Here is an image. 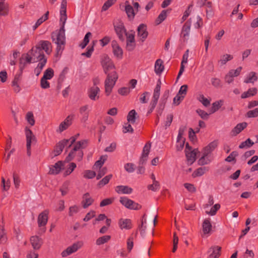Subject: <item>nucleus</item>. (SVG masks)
<instances>
[{"label":"nucleus","mask_w":258,"mask_h":258,"mask_svg":"<svg viewBox=\"0 0 258 258\" xmlns=\"http://www.w3.org/2000/svg\"><path fill=\"white\" fill-rule=\"evenodd\" d=\"M101 64L104 72L107 75V78L105 81V93L107 96H109L118 79V75L115 71L108 73L109 71L115 68V66L107 55L104 54L102 56Z\"/></svg>","instance_id":"nucleus-1"},{"label":"nucleus","mask_w":258,"mask_h":258,"mask_svg":"<svg viewBox=\"0 0 258 258\" xmlns=\"http://www.w3.org/2000/svg\"><path fill=\"white\" fill-rule=\"evenodd\" d=\"M61 26L58 30L53 32L51 34L52 42L56 45V56H60L64 49L66 45V35L64 22H61Z\"/></svg>","instance_id":"nucleus-2"},{"label":"nucleus","mask_w":258,"mask_h":258,"mask_svg":"<svg viewBox=\"0 0 258 258\" xmlns=\"http://www.w3.org/2000/svg\"><path fill=\"white\" fill-rule=\"evenodd\" d=\"M88 145V140H83L76 143L72 151L69 153L65 159V161L69 162L74 158L77 161H81L83 157V149L85 148Z\"/></svg>","instance_id":"nucleus-3"},{"label":"nucleus","mask_w":258,"mask_h":258,"mask_svg":"<svg viewBox=\"0 0 258 258\" xmlns=\"http://www.w3.org/2000/svg\"><path fill=\"white\" fill-rule=\"evenodd\" d=\"M27 53H29L30 56L32 57V60L33 62L39 61L42 62L44 59L47 60V58L45 57L43 51L40 49L37 45L33 47Z\"/></svg>","instance_id":"nucleus-4"},{"label":"nucleus","mask_w":258,"mask_h":258,"mask_svg":"<svg viewBox=\"0 0 258 258\" xmlns=\"http://www.w3.org/2000/svg\"><path fill=\"white\" fill-rule=\"evenodd\" d=\"M119 202L125 208L131 210H138L142 208L141 205L125 197H120Z\"/></svg>","instance_id":"nucleus-5"},{"label":"nucleus","mask_w":258,"mask_h":258,"mask_svg":"<svg viewBox=\"0 0 258 258\" xmlns=\"http://www.w3.org/2000/svg\"><path fill=\"white\" fill-rule=\"evenodd\" d=\"M49 211L47 210H45L39 214L38 217L37 222L38 226L42 227L41 230L42 232H45L46 228L45 227L48 221V215Z\"/></svg>","instance_id":"nucleus-6"},{"label":"nucleus","mask_w":258,"mask_h":258,"mask_svg":"<svg viewBox=\"0 0 258 258\" xmlns=\"http://www.w3.org/2000/svg\"><path fill=\"white\" fill-rule=\"evenodd\" d=\"M33 61L32 57L30 56L29 53L23 54L19 59V71L21 73H23V70L27 66L28 64L31 63Z\"/></svg>","instance_id":"nucleus-7"},{"label":"nucleus","mask_w":258,"mask_h":258,"mask_svg":"<svg viewBox=\"0 0 258 258\" xmlns=\"http://www.w3.org/2000/svg\"><path fill=\"white\" fill-rule=\"evenodd\" d=\"M83 243L82 241H78L74 243L72 245L69 246L66 249L63 250L61 252V255L62 257H66L77 251L83 246Z\"/></svg>","instance_id":"nucleus-8"},{"label":"nucleus","mask_w":258,"mask_h":258,"mask_svg":"<svg viewBox=\"0 0 258 258\" xmlns=\"http://www.w3.org/2000/svg\"><path fill=\"white\" fill-rule=\"evenodd\" d=\"M115 31L118 36L119 39L123 41L124 39V36L127 35L126 30L124 28L123 24L122 22H118L114 25Z\"/></svg>","instance_id":"nucleus-9"},{"label":"nucleus","mask_w":258,"mask_h":258,"mask_svg":"<svg viewBox=\"0 0 258 258\" xmlns=\"http://www.w3.org/2000/svg\"><path fill=\"white\" fill-rule=\"evenodd\" d=\"M100 92V89L98 86H92L88 89L87 94L91 100L96 101L99 98Z\"/></svg>","instance_id":"nucleus-10"},{"label":"nucleus","mask_w":258,"mask_h":258,"mask_svg":"<svg viewBox=\"0 0 258 258\" xmlns=\"http://www.w3.org/2000/svg\"><path fill=\"white\" fill-rule=\"evenodd\" d=\"M191 23L189 21H186L182 27L180 33V37L184 42L188 39L190 29Z\"/></svg>","instance_id":"nucleus-11"},{"label":"nucleus","mask_w":258,"mask_h":258,"mask_svg":"<svg viewBox=\"0 0 258 258\" xmlns=\"http://www.w3.org/2000/svg\"><path fill=\"white\" fill-rule=\"evenodd\" d=\"M69 140L66 139L62 140L59 142L56 145L53 151V153L54 154L53 157H55L60 155L64 147L67 146Z\"/></svg>","instance_id":"nucleus-12"},{"label":"nucleus","mask_w":258,"mask_h":258,"mask_svg":"<svg viewBox=\"0 0 258 258\" xmlns=\"http://www.w3.org/2000/svg\"><path fill=\"white\" fill-rule=\"evenodd\" d=\"M37 45L40 49H42L43 51L44 50L47 54H50L52 52V45L48 41L41 40Z\"/></svg>","instance_id":"nucleus-13"},{"label":"nucleus","mask_w":258,"mask_h":258,"mask_svg":"<svg viewBox=\"0 0 258 258\" xmlns=\"http://www.w3.org/2000/svg\"><path fill=\"white\" fill-rule=\"evenodd\" d=\"M79 111L81 115V121L82 122H86L88 119L90 110L88 105H85L79 108Z\"/></svg>","instance_id":"nucleus-14"},{"label":"nucleus","mask_w":258,"mask_h":258,"mask_svg":"<svg viewBox=\"0 0 258 258\" xmlns=\"http://www.w3.org/2000/svg\"><path fill=\"white\" fill-rule=\"evenodd\" d=\"M148 35V32L147 31L146 25L142 24L138 28V37L142 42H144Z\"/></svg>","instance_id":"nucleus-15"},{"label":"nucleus","mask_w":258,"mask_h":258,"mask_svg":"<svg viewBox=\"0 0 258 258\" xmlns=\"http://www.w3.org/2000/svg\"><path fill=\"white\" fill-rule=\"evenodd\" d=\"M111 46L114 55L119 59L122 58L123 51L121 48L119 46L117 41L113 40L111 42Z\"/></svg>","instance_id":"nucleus-16"},{"label":"nucleus","mask_w":258,"mask_h":258,"mask_svg":"<svg viewBox=\"0 0 258 258\" xmlns=\"http://www.w3.org/2000/svg\"><path fill=\"white\" fill-rule=\"evenodd\" d=\"M218 142L214 141L206 146L202 151V154L204 156H207L212 153L217 147Z\"/></svg>","instance_id":"nucleus-17"},{"label":"nucleus","mask_w":258,"mask_h":258,"mask_svg":"<svg viewBox=\"0 0 258 258\" xmlns=\"http://www.w3.org/2000/svg\"><path fill=\"white\" fill-rule=\"evenodd\" d=\"M74 118V115H70L67 117L63 121L61 122L59 126V132H62L66 130L72 123V120Z\"/></svg>","instance_id":"nucleus-18"},{"label":"nucleus","mask_w":258,"mask_h":258,"mask_svg":"<svg viewBox=\"0 0 258 258\" xmlns=\"http://www.w3.org/2000/svg\"><path fill=\"white\" fill-rule=\"evenodd\" d=\"M63 163L62 161H59L57 162L54 165L50 167L49 173L50 174L56 175L58 174L61 169L63 167Z\"/></svg>","instance_id":"nucleus-19"},{"label":"nucleus","mask_w":258,"mask_h":258,"mask_svg":"<svg viewBox=\"0 0 258 258\" xmlns=\"http://www.w3.org/2000/svg\"><path fill=\"white\" fill-rule=\"evenodd\" d=\"M221 247L219 246L211 247L208 250L209 258H218L220 255Z\"/></svg>","instance_id":"nucleus-20"},{"label":"nucleus","mask_w":258,"mask_h":258,"mask_svg":"<svg viewBox=\"0 0 258 258\" xmlns=\"http://www.w3.org/2000/svg\"><path fill=\"white\" fill-rule=\"evenodd\" d=\"M67 0H62L61 4V7L60 10V22H64L66 23L67 17L66 14V9H67Z\"/></svg>","instance_id":"nucleus-21"},{"label":"nucleus","mask_w":258,"mask_h":258,"mask_svg":"<svg viewBox=\"0 0 258 258\" xmlns=\"http://www.w3.org/2000/svg\"><path fill=\"white\" fill-rule=\"evenodd\" d=\"M118 225L121 229H126L128 230L132 228V224L131 220L129 219H119L118 221Z\"/></svg>","instance_id":"nucleus-22"},{"label":"nucleus","mask_w":258,"mask_h":258,"mask_svg":"<svg viewBox=\"0 0 258 258\" xmlns=\"http://www.w3.org/2000/svg\"><path fill=\"white\" fill-rule=\"evenodd\" d=\"M161 81L159 80L155 88L154 89L153 98L152 101H151L153 103H154L157 104L158 102V100L160 94V92L161 89Z\"/></svg>","instance_id":"nucleus-23"},{"label":"nucleus","mask_w":258,"mask_h":258,"mask_svg":"<svg viewBox=\"0 0 258 258\" xmlns=\"http://www.w3.org/2000/svg\"><path fill=\"white\" fill-rule=\"evenodd\" d=\"M115 191L119 194H130L133 191V189L126 185H118L116 186Z\"/></svg>","instance_id":"nucleus-24"},{"label":"nucleus","mask_w":258,"mask_h":258,"mask_svg":"<svg viewBox=\"0 0 258 258\" xmlns=\"http://www.w3.org/2000/svg\"><path fill=\"white\" fill-rule=\"evenodd\" d=\"M93 202L94 200L90 197L89 193H86L83 195L82 204L84 208H87L91 205Z\"/></svg>","instance_id":"nucleus-25"},{"label":"nucleus","mask_w":258,"mask_h":258,"mask_svg":"<svg viewBox=\"0 0 258 258\" xmlns=\"http://www.w3.org/2000/svg\"><path fill=\"white\" fill-rule=\"evenodd\" d=\"M30 242L34 249H38L40 248L42 242L41 239L37 236H33L30 238Z\"/></svg>","instance_id":"nucleus-26"},{"label":"nucleus","mask_w":258,"mask_h":258,"mask_svg":"<svg viewBox=\"0 0 258 258\" xmlns=\"http://www.w3.org/2000/svg\"><path fill=\"white\" fill-rule=\"evenodd\" d=\"M247 123L245 122L238 123L235 127L232 130L231 133L232 136H236L239 134L242 130L246 127Z\"/></svg>","instance_id":"nucleus-27"},{"label":"nucleus","mask_w":258,"mask_h":258,"mask_svg":"<svg viewBox=\"0 0 258 258\" xmlns=\"http://www.w3.org/2000/svg\"><path fill=\"white\" fill-rule=\"evenodd\" d=\"M5 1L2 0L0 2V16H6L9 14V5Z\"/></svg>","instance_id":"nucleus-28"},{"label":"nucleus","mask_w":258,"mask_h":258,"mask_svg":"<svg viewBox=\"0 0 258 258\" xmlns=\"http://www.w3.org/2000/svg\"><path fill=\"white\" fill-rule=\"evenodd\" d=\"M197 151V149L189 151V152L186 151V157L187 162L190 165L192 164L196 161V153Z\"/></svg>","instance_id":"nucleus-29"},{"label":"nucleus","mask_w":258,"mask_h":258,"mask_svg":"<svg viewBox=\"0 0 258 258\" xmlns=\"http://www.w3.org/2000/svg\"><path fill=\"white\" fill-rule=\"evenodd\" d=\"M163 62L161 59H158L155 63V72L157 75H160L164 70Z\"/></svg>","instance_id":"nucleus-30"},{"label":"nucleus","mask_w":258,"mask_h":258,"mask_svg":"<svg viewBox=\"0 0 258 258\" xmlns=\"http://www.w3.org/2000/svg\"><path fill=\"white\" fill-rule=\"evenodd\" d=\"M25 134L26 137V146L29 147L30 145H31L32 141L34 140L35 138L31 130L27 128L25 129Z\"/></svg>","instance_id":"nucleus-31"},{"label":"nucleus","mask_w":258,"mask_h":258,"mask_svg":"<svg viewBox=\"0 0 258 258\" xmlns=\"http://www.w3.org/2000/svg\"><path fill=\"white\" fill-rule=\"evenodd\" d=\"M257 80V77L256 76V73L254 72H251L248 74L247 77L244 80V83L246 84L254 83V82L256 81Z\"/></svg>","instance_id":"nucleus-32"},{"label":"nucleus","mask_w":258,"mask_h":258,"mask_svg":"<svg viewBox=\"0 0 258 258\" xmlns=\"http://www.w3.org/2000/svg\"><path fill=\"white\" fill-rule=\"evenodd\" d=\"M203 231L205 234H209L212 229V224L210 219H205L203 223Z\"/></svg>","instance_id":"nucleus-33"},{"label":"nucleus","mask_w":258,"mask_h":258,"mask_svg":"<svg viewBox=\"0 0 258 258\" xmlns=\"http://www.w3.org/2000/svg\"><path fill=\"white\" fill-rule=\"evenodd\" d=\"M257 89L252 88L249 89L247 91L243 92L241 96V98L244 99L255 95L257 93Z\"/></svg>","instance_id":"nucleus-34"},{"label":"nucleus","mask_w":258,"mask_h":258,"mask_svg":"<svg viewBox=\"0 0 258 258\" xmlns=\"http://www.w3.org/2000/svg\"><path fill=\"white\" fill-rule=\"evenodd\" d=\"M208 169L206 167H200L196 169L192 174L193 177L202 176Z\"/></svg>","instance_id":"nucleus-35"},{"label":"nucleus","mask_w":258,"mask_h":258,"mask_svg":"<svg viewBox=\"0 0 258 258\" xmlns=\"http://www.w3.org/2000/svg\"><path fill=\"white\" fill-rule=\"evenodd\" d=\"M49 15V12L47 11L46 13L40 18L36 22L35 24L33 26V28L34 30H35L39 26H40L43 22L45 21L48 19Z\"/></svg>","instance_id":"nucleus-36"},{"label":"nucleus","mask_w":258,"mask_h":258,"mask_svg":"<svg viewBox=\"0 0 258 258\" xmlns=\"http://www.w3.org/2000/svg\"><path fill=\"white\" fill-rule=\"evenodd\" d=\"M111 239L110 235H104L98 238L96 241V244L97 245H101L107 243Z\"/></svg>","instance_id":"nucleus-37"},{"label":"nucleus","mask_w":258,"mask_h":258,"mask_svg":"<svg viewBox=\"0 0 258 258\" xmlns=\"http://www.w3.org/2000/svg\"><path fill=\"white\" fill-rule=\"evenodd\" d=\"M112 174H109L108 175H106L98 183L97 186L99 187H103V186L107 184L109 182V180L112 178Z\"/></svg>","instance_id":"nucleus-38"},{"label":"nucleus","mask_w":258,"mask_h":258,"mask_svg":"<svg viewBox=\"0 0 258 258\" xmlns=\"http://www.w3.org/2000/svg\"><path fill=\"white\" fill-rule=\"evenodd\" d=\"M0 244H5L7 242V237L4 226L0 225Z\"/></svg>","instance_id":"nucleus-39"},{"label":"nucleus","mask_w":258,"mask_h":258,"mask_svg":"<svg viewBox=\"0 0 258 258\" xmlns=\"http://www.w3.org/2000/svg\"><path fill=\"white\" fill-rule=\"evenodd\" d=\"M160 184L159 181L153 182L152 184H149L147 186V189L153 191H157L159 190Z\"/></svg>","instance_id":"nucleus-40"},{"label":"nucleus","mask_w":258,"mask_h":258,"mask_svg":"<svg viewBox=\"0 0 258 258\" xmlns=\"http://www.w3.org/2000/svg\"><path fill=\"white\" fill-rule=\"evenodd\" d=\"M54 76L53 70L51 68L46 69L44 72L42 78L46 80H50Z\"/></svg>","instance_id":"nucleus-41"},{"label":"nucleus","mask_w":258,"mask_h":258,"mask_svg":"<svg viewBox=\"0 0 258 258\" xmlns=\"http://www.w3.org/2000/svg\"><path fill=\"white\" fill-rule=\"evenodd\" d=\"M137 115V113L135 110L133 109L131 110L127 116V121L131 123H134L136 121V115Z\"/></svg>","instance_id":"nucleus-42"},{"label":"nucleus","mask_w":258,"mask_h":258,"mask_svg":"<svg viewBox=\"0 0 258 258\" xmlns=\"http://www.w3.org/2000/svg\"><path fill=\"white\" fill-rule=\"evenodd\" d=\"M92 36V33L88 32L85 35L83 42L80 44V46L81 48H84L89 42V38Z\"/></svg>","instance_id":"nucleus-43"},{"label":"nucleus","mask_w":258,"mask_h":258,"mask_svg":"<svg viewBox=\"0 0 258 258\" xmlns=\"http://www.w3.org/2000/svg\"><path fill=\"white\" fill-rule=\"evenodd\" d=\"M168 10H163L156 20V23L157 24H160L163 22L167 17V12Z\"/></svg>","instance_id":"nucleus-44"},{"label":"nucleus","mask_w":258,"mask_h":258,"mask_svg":"<svg viewBox=\"0 0 258 258\" xmlns=\"http://www.w3.org/2000/svg\"><path fill=\"white\" fill-rule=\"evenodd\" d=\"M221 206L219 204H216L214 205L210 209V211H206V214L211 215L214 216L216 215L217 211L220 209Z\"/></svg>","instance_id":"nucleus-45"},{"label":"nucleus","mask_w":258,"mask_h":258,"mask_svg":"<svg viewBox=\"0 0 258 258\" xmlns=\"http://www.w3.org/2000/svg\"><path fill=\"white\" fill-rule=\"evenodd\" d=\"M222 101L220 100L216 101L212 104V106L211 109V113H213L217 111L222 106Z\"/></svg>","instance_id":"nucleus-46"},{"label":"nucleus","mask_w":258,"mask_h":258,"mask_svg":"<svg viewBox=\"0 0 258 258\" xmlns=\"http://www.w3.org/2000/svg\"><path fill=\"white\" fill-rule=\"evenodd\" d=\"M46 63V60L44 59L42 61V62H39L37 65V67L35 69V73L36 74V76H38L40 73L41 72L42 70L43 67L45 66Z\"/></svg>","instance_id":"nucleus-47"},{"label":"nucleus","mask_w":258,"mask_h":258,"mask_svg":"<svg viewBox=\"0 0 258 258\" xmlns=\"http://www.w3.org/2000/svg\"><path fill=\"white\" fill-rule=\"evenodd\" d=\"M233 58L232 55L230 54H226L221 56V58L219 60L221 65H224L226 63Z\"/></svg>","instance_id":"nucleus-48"},{"label":"nucleus","mask_w":258,"mask_h":258,"mask_svg":"<svg viewBox=\"0 0 258 258\" xmlns=\"http://www.w3.org/2000/svg\"><path fill=\"white\" fill-rule=\"evenodd\" d=\"M26 119L28 122L32 126L35 124V119L33 115V113L29 111L27 113L26 115Z\"/></svg>","instance_id":"nucleus-49"},{"label":"nucleus","mask_w":258,"mask_h":258,"mask_svg":"<svg viewBox=\"0 0 258 258\" xmlns=\"http://www.w3.org/2000/svg\"><path fill=\"white\" fill-rule=\"evenodd\" d=\"M69 182H65L63 183L62 186L59 188V190L61 192V195L62 196H64L68 194V192L69 191Z\"/></svg>","instance_id":"nucleus-50"},{"label":"nucleus","mask_w":258,"mask_h":258,"mask_svg":"<svg viewBox=\"0 0 258 258\" xmlns=\"http://www.w3.org/2000/svg\"><path fill=\"white\" fill-rule=\"evenodd\" d=\"M254 144V143L250 139H247L244 142H242L239 146L240 149H243L245 147H250Z\"/></svg>","instance_id":"nucleus-51"},{"label":"nucleus","mask_w":258,"mask_h":258,"mask_svg":"<svg viewBox=\"0 0 258 258\" xmlns=\"http://www.w3.org/2000/svg\"><path fill=\"white\" fill-rule=\"evenodd\" d=\"M248 118L256 117L258 116V108L247 111L245 115Z\"/></svg>","instance_id":"nucleus-52"},{"label":"nucleus","mask_w":258,"mask_h":258,"mask_svg":"<svg viewBox=\"0 0 258 258\" xmlns=\"http://www.w3.org/2000/svg\"><path fill=\"white\" fill-rule=\"evenodd\" d=\"M76 163H75L74 162L71 163L69 165V167H68V168L64 172V175L67 176V175H70L74 170V169L76 168Z\"/></svg>","instance_id":"nucleus-53"},{"label":"nucleus","mask_w":258,"mask_h":258,"mask_svg":"<svg viewBox=\"0 0 258 258\" xmlns=\"http://www.w3.org/2000/svg\"><path fill=\"white\" fill-rule=\"evenodd\" d=\"M185 142V139L184 138H177V142H176V149L177 151L181 150L183 147Z\"/></svg>","instance_id":"nucleus-54"},{"label":"nucleus","mask_w":258,"mask_h":258,"mask_svg":"<svg viewBox=\"0 0 258 258\" xmlns=\"http://www.w3.org/2000/svg\"><path fill=\"white\" fill-rule=\"evenodd\" d=\"M125 10L129 18H134L135 16L134 10L131 5L125 6Z\"/></svg>","instance_id":"nucleus-55"},{"label":"nucleus","mask_w":258,"mask_h":258,"mask_svg":"<svg viewBox=\"0 0 258 258\" xmlns=\"http://www.w3.org/2000/svg\"><path fill=\"white\" fill-rule=\"evenodd\" d=\"M96 176V173L92 170H85L84 172V177L87 179H92Z\"/></svg>","instance_id":"nucleus-56"},{"label":"nucleus","mask_w":258,"mask_h":258,"mask_svg":"<svg viewBox=\"0 0 258 258\" xmlns=\"http://www.w3.org/2000/svg\"><path fill=\"white\" fill-rule=\"evenodd\" d=\"M212 85L216 88H221L222 87L221 80L217 78H213L211 79Z\"/></svg>","instance_id":"nucleus-57"},{"label":"nucleus","mask_w":258,"mask_h":258,"mask_svg":"<svg viewBox=\"0 0 258 258\" xmlns=\"http://www.w3.org/2000/svg\"><path fill=\"white\" fill-rule=\"evenodd\" d=\"M79 211V207L77 206L74 205L71 206L69 208V215L71 217L73 216L75 214H77Z\"/></svg>","instance_id":"nucleus-58"},{"label":"nucleus","mask_w":258,"mask_h":258,"mask_svg":"<svg viewBox=\"0 0 258 258\" xmlns=\"http://www.w3.org/2000/svg\"><path fill=\"white\" fill-rule=\"evenodd\" d=\"M199 100L206 107L209 106L210 104V100L205 98L202 94L199 96Z\"/></svg>","instance_id":"nucleus-59"},{"label":"nucleus","mask_w":258,"mask_h":258,"mask_svg":"<svg viewBox=\"0 0 258 258\" xmlns=\"http://www.w3.org/2000/svg\"><path fill=\"white\" fill-rule=\"evenodd\" d=\"M13 180L15 187L18 188L20 186L21 180L19 175L16 173H13Z\"/></svg>","instance_id":"nucleus-60"},{"label":"nucleus","mask_w":258,"mask_h":258,"mask_svg":"<svg viewBox=\"0 0 258 258\" xmlns=\"http://www.w3.org/2000/svg\"><path fill=\"white\" fill-rule=\"evenodd\" d=\"M114 201V198H107L102 200L100 204V206L102 207L111 204Z\"/></svg>","instance_id":"nucleus-61"},{"label":"nucleus","mask_w":258,"mask_h":258,"mask_svg":"<svg viewBox=\"0 0 258 258\" xmlns=\"http://www.w3.org/2000/svg\"><path fill=\"white\" fill-rule=\"evenodd\" d=\"M115 0H107L103 5L102 10L105 11L107 10L114 3Z\"/></svg>","instance_id":"nucleus-62"},{"label":"nucleus","mask_w":258,"mask_h":258,"mask_svg":"<svg viewBox=\"0 0 258 258\" xmlns=\"http://www.w3.org/2000/svg\"><path fill=\"white\" fill-rule=\"evenodd\" d=\"M124 169L129 173L133 172L135 170V165L133 163H126L124 165Z\"/></svg>","instance_id":"nucleus-63"},{"label":"nucleus","mask_w":258,"mask_h":258,"mask_svg":"<svg viewBox=\"0 0 258 258\" xmlns=\"http://www.w3.org/2000/svg\"><path fill=\"white\" fill-rule=\"evenodd\" d=\"M40 86L43 89H48L50 87V83L47 81V80L42 78L40 80Z\"/></svg>","instance_id":"nucleus-64"}]
</instances>
